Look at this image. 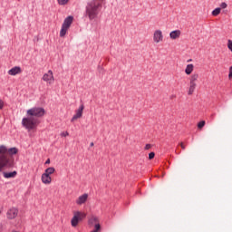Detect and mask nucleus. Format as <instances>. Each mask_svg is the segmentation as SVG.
I'll use <instances>...</instances> for the list:
<instances>
[{
  "label": "nucleus",
  "instance_id": "36",
  "mask_svg": "<svg viewBox=\"0 0 232 232\" xmlns=\"http://www.w3.org/2000/svg\"><path fill=\"white\" fill-rule=\"evenodd\" d=\"M191 61H192V60H191V59H189V60H188V63H191Z\"/></svg>",
  "mask_w": 232,
  "mask_h": 232
},
{
  "label": "nucleus",
  "instance_id": "1",
  "mask_svg": "<svg viewBox=\"0 0 232 232\" xmlns=\"http://www.w3.org/2000/svg\"><path fill=\"white\" fill-rule=\"evenodd\" d=\"M44 108L43 107H33L27 111V117L23 118L22 126L25 130H35V126L39 124L37 118L44 117Z\"/></svg>",
  "mask_w": 232,
  "mask_h": 232
},
{
  "label": "nucleus",
  "instance_id": "27",
  "mask_svg": "<svg viewBox=\"0 0 232 232\" xmlns=\"http://www.w3.org/2000/svg\"><path fill=\"white\" fill-rule=\"evenodd\" d=\"M227 48L232 52V40H227Z\"/></svg>",
  "mask_w": 232,
  "mask_h": 232
},
{
  "label": "nucleus",
  "instance_id": "21",
  "mask_svg": "<svg viewBox=\"0 0 232 232\" xmlns=\"http://www.w3.org/2000/svg\"><path fill=\"white\" fill-rule=\"evenodd\" d=\"M96 222H99V218H97L96 217H92L89 219L88 224L89 226H94Z\"/></svg>",
  "mask_w": 232,
  "mask_h": 232
},
{
  "label": "nucleus",
  "instance_id": "6",
  "mask_svg": "<svg viewBox=\"0 0 232 232\" xmlns=\"http://www.w3.org/2000/svg\"><path fill=\"white\" fill-rule=\"evenodd\" d=\"M82 111H84V104H82L79 109L76 110V113L72 116L71 122L77 121V119H81V117H82Z\"/></svg>",
  "mask_w": 232,
  "mask_h": 232
},
{
  "label": "nucleus",
  "instance_id": "35",
  "mask_svg": "<svg viewBox=\"0 0 232 232\" xmlns=\"http://www.w3.org/2000/svg\"><path fill=\"white\" fill-rule=\"evenodd\" d=\"M93 146H94V143H93V142H91L90 147H91V148H93Z\"/></svg>",
  "mask_w": 232,
  "mask_h": 232
},
{
  "label": "nucleus",
  "instance_id": "5",
  "mask_svg": "<svg viewBox=\"0 0 232 232\" xmlns=\"http://www.w3.org/2000/svg\"><path fill=\"white\" fill-rule=\"evenodd\" d=\"M162 41H164V34H162V31L161 30H156L154 31L153 34V42L156 44H159V43H162Z\"/></svg>",
  "mask_w": 232,
  "mask_h": 232
},
{
  "label": "nucleus",
  "instance_id": "11",
  "mask_svg": "<svg viewBox=\"0 0 232 232\" xmlns=\"http://www.w3.org/2000/svg\"><path fill=\"white\" fill-rule=\"evenodd\" d=\"M21 72H22L21 67L15 66L8 71V74L9 75H17L18 73H21Z\"/></svg>",
  "mask_w": 232,
  "mask_h": 232
},
{
  "label": "nucleus",
  "instance_id": "3",
  "mask_svg": "<svg viewBox=\"0 0 232 232\" xmlns=\"http://www.w3.org/2000/svg\"><path fill=\"white\" fill-rule=\"evenodd\" d=\"M4 168H14V160L8 155V149L5 145L0 146V173Z\"/></svg>",
  "mask_w": 232,
  "mask_h": 232
},
{
  "label": "nucleus",
  "instance_id": "2",
  "mask_svg": "<svg viewBox=\"0 0 232 232\" xmlns=\"http://www.w3.org/2000/svg\"><path fill=\"white\" fill-rule=\"evenodd\" d=\"M103 1L104 0H92L88 2L85 7V17H88L90 21L97 19L101 13V8H102Z\"/></svg>",
  "mask_w": 232,
  "mask_h": 232
},
{
  "label": "nucleus",
  "instance_id": "30",
  "mask_svg": "<svg viewBox=\"0 0 232 232\" xmlns=\"http://www.w3.org/2000/svg\"><path fill=\"white\" fill-rule=\"evenodd\" d=\"M5 108V102L3 100H0V110H3Z\"/></svg>",
  "mask_w": 232,
  "mask_h": 232
},
{
  "label": "nucleus",
  "instance_id": "7",
  "mask_svg": "<svg viewBox=\"0 0 232 232\" xmlns=\"http://www.w3.org/2000/svg\"><path fill=\"white\" fill-rule=\"evenodd\" d=\"M43 81L45 82H52L51 81H53V72L49 70L47 73L44 74Z\"/></svg>",
  "mask_w": 232,
  "mask_h": 232
},
{
  "label": "nucleus",
  "instance_id": "8",
  "mask_svg": "<svg viewBox=\"0 0 232 232\" xmlns=\"http://www.w3.org/2000/svg\"><path fill=\"white\" fill-rule=\"evenodd\" d=\"M17 213H19V210H17V208H11L7 211V218H9V220H13V218H15V217H17Z\"/></svg>",
  "mask_w": 232,
  "mask_h": 232
},
{
  "label": "nucleus",
  "instance_id": "33",
  "mask_svg": "<svg viewBox=\"0 0 232 232\" xmlns=\"http://www.w3.org/2000/svg\"><path fill=\"white\" fill-rule=\"evenodd\" d=\"M151 148V145L150 144H147L146 145V150H150Z\"/></svg>",
  "mask_w": 232,
  "mask_h": 232
},
{
  "label": "nucleus",
  "instance_id": "20",
  "mask_svg": "<svg viewBox=\"0 0 232 232\" xmlns=\"http://www.w3.org/2000/svg\"><path fill=\"white\" fill-rule=\"evenodd\" d=\"M68 27H64V25H62L61 31H60V37H64L66 35V33L68 32Z\"/></svg>",
  "mask_w": 232,
  "mask_h": 232
},
{
  "label": "nucleus",
  "instance_id": "25",
  "mask_svg": "<svg viewBox=\"0 0 232 232\" xmlns=\"http://www.w3.org/2000/svg\"><path fill=\"white\" fill-rule=\"evenodd\" d=\"M93 231H95V232L101 231V224H99V223L95 224Z\"/></svg>",
  "mask_w": 232,
  "mask_h": 232
},
{
  "label": "nucleus",
  "instance_id": "34",
  "mask_svg": "<svg viewBox=\"0 0 232 232\" xmlns=\"http://www.w3.org/2000/svg\"><path fill=\"white\" fill-rule=\"evenodd\" d=\"M45 164H50V159H47Z\"/></svg>",
  "mask_w": 232,
  "mask_h": 232
},
{
  "label": "nucleus",
  "instance_id": "31",
  "mask_svg": "<svg viewBox=\"0 0 232 232\" xmlns=\"http://www.w3.org/2000/svg\"><path fill=\"white\" fill-rule=\"evenodd\" d=\"M228 79H232V66L229 67Z\"/></svg>",
  "mask_w": 232,
  "mask_h": 232
},
{
  "label": "nucleus",
  "instance_id": "17",
  "mask_svg": "<svg viewBox=\"0 0 232 232\" xmlns=\"http://www.w3.org/2000/svg\"><path fill=\"white\" fill-rule=\"evenodd\" d=\"M7 153L9 157L13 155H17V153H19V149H17L16 147L7 149Z\"/></svg>",
  "mask_w": 232,
  "mask_h": 232
},
{
  "label": "nucleus",
  "instance_id": "23",
  "mask_svg": "<svg viewBox=\"0 0 232 232\" xmlns=\"http://www.w3.org/2000/svg\"><path fill=\"white\" fill-rule=\"evenodd\" d=\"M204 126H206V121H199V122L198 123V128L199 130H202V128H203Z\"/></svg>",
  "mask_w": 232,
  "mask_h": 232
},
{
  "label": "nucleus",
  "instance_id": "28",
  "mask_svg": "<svg viewBox=\"0 0 232 232\" xmlns=\"http://www.w3.org/2000/svg\"><path fill=\"white\" fill-rule=\"evenodd\" d=\"M66 4H68V0H58V5H64Z\"/></svg>",
  "mask_w": 232,
  "mask_h": 232
},
{
  "label": "nucleus",
  "instance_id": "10",
  "mask_svg": "<svg viewBox=\"0 0 232 232\" xmlns=\"http://www.w3.org/2000/svg\"><path fill=\"white\" fill-rule=\"evenodd\" d=\"M87 200H88V194H82L77 198L76 204L78 206H82V204L86 203Z\"/></svg>",
  "mask_w": 232,
  "mask_h": 232
},
{
  "label": "nucleus",
  "instance_id": "29",
  "mask_svg": "<svg viewBox=\"0 0 232 232\" xmlns=\"http://www.w3.org/2000/svg\"><path fill=\"white\" fill-rule=\"evenodd\" d=\"M68 135H70L68 131L61 132V137H68Z\"/></svg>",
  "mask_w": 232,
  "mask_h": 232
},
{
  "label": "nucleus",
  "instance_id": "14",
  "mask_svg": "<svg viewBox=\"0 0 232 232\" xmlns=\"http://www.w3.org/2000/svg\"><path fill=\"white\" fill-rule=\"evenodd\" d=\"M196 89H197V82H189L188 95H191L192 93H195Z\"/></svg>",
  "mask_w": 232,
  "mask_h": 232
},
{
  "label": "nucleus",
  "instance_id": "12",
  "mask_svg": "<svg viewBox=\"0 0 232 232\" xmlns=\"http://www.w3.org/2000/svg\"><path fill=\"white\" fill-rule=\"evenodd\" d=\"M5 179H15L17 177V171L14 170L13 172H3Z\"/></svg>",
  "mask_w": 232,
  "mask_h": 232
},
{
  "label": "nucleus",
  "instance_id": "18",
  "mask_svg": "<svg viewBox=\"0 0 232 232\" xmlns=\"http://www.w3.org/2000/svg\"><path fill=\"white\" fill-rule=\"evenodd\" d=\"M200 76L198 75V72H194L192 73L190 76H189V82H196L197 83V81H198V78Z\"/></svg>",
  "mask_w": 232,
  "mask_h": 232
},
{
  "label": "nucleus",
  "instance_id": "26",
  "mask_svg": "<svg viewBox=\"0 0 232 232\" xmlns=\"http://www.w3.org/2000/svg\"><path fill=\"white\" fill-rule=\"evenodd\" d=\"M155 159V152H150L149 153V160H153Z\"/></svg>",
  "mask_w": 232,
  "mask_h": 232
},
{
  "label": "nucleus",
  "instance_id": "16",
  "mask_svg": "<svg viewBox=\"0 0 232 232\" xmlns=\"http://www.w3.org/2000/svg\"><path fill=\"white\" fill-rule=\"evenodd\" d=\"M42 182L43 184H52V177L47 174H42Z\"/></svg>",
  "mask_w": 232,
  "mask_h": 232
},
{
  "label": "nucleus",
  "instance_id": "4",
  "mask_svg": "<svg viewBox=\"0 0 232 232\" xmlns=\"http://www.w3.org/2000/svg\"><path fill=\"white\" fill-rule=\"evenodd\" d=\"M84 218H86L85 213H82L81 211L74 212V215L71 220L72 227H77V226H79V222H81V220H84Z\"/></svg>",
  "mask_w": 232,
  "mask_h": 232
},
{
  "label": "nucleus",
  "instance_id": "32",
  "mask_svg": "<svg viewBox=\"0 0 232 232\" xmlns=\"http://www.w3.org/2000/svg\"><path fill=\"white\" fill-rule=\"evenodd\" d=\"M179 146L181 147V150H186V145H184V142H180Z\"/></svg>",
  "mask_w": 232,
  "mask_h": 232
},
{
  "label": "nucleus",
  "instance_id": "13",
  "mask_svg": "<svg viewBox=\"0 0 232 232\" xmlns=\"http://www.w3.org/2000/svg\"><path fill=\"white\" fill-rule=\"evenodd\" d=\"M180 30H175L169 33V37L172 40L179 39L180 37Z\"/></svg>",
  "mask_w": 232,
  "mask_h": 232
},
{
  "label": "nucleus",
  "instance_id": "22",
  "mask_svg": "<svg viewBox=\"0 0 232 232\" xmlns=\"http://www.w3.org/2000/svg\"><path fill=\"white\" fill-rule=\"evenodd\" d=\"M222 12L221 8L219 7H217L216 9H214L211 13V14L214 16V17H217V15H220V13Z\"/></svg>",
  "mask_w": 232,
  "mask_h": 232
},
{
  "label": "nucleus",
  "instance_id": "9",
  "mask_svg": "<svg viewBox=\"0 0 232 232\" xmlns=\"http://www.w3.org/2000/svg\"><path fill=\"white\" fill-rule=\"evenodd\" d=\"M72 23H73V16L69 15L63 20L62 26H64L65 28H70V26H72Z\"/></svg>",
  "mask_w": 232,
  "mask_h": 232
},
{
  "label": "nucleus",
  "instance_id": "15",
  "mask_svg": "<svg viewBox=\"0 0 232 232\" xmlns=\"http://www.w3.org/2000/svg\"><path fill=\"white\" fill-rule=\"evenodd\" d=\"M193 70H195V65H193V63L188 64L185 68L186 75H191V73H193Z\"/></svg>",
  "mask_w": 232,
  "mask_h": 232
},
{
  "label": "nucleus",
  "instance_id": "19",
  "mask_svg": "<svg viewBox=\"0 0 232 232\" xmlns=\"http://www.w3.org/2000/svg\"><path fill=\"white\" fill-rule=\"evenodd\" d=\"M53 173H55V168L49 167L44 170V174L50 177L51 175H53Z\"/></svg>",
  "mask_w": 232,
  "mask_h": 232
},
{
  "label": "nucleus",
  "instance_id": "24",
  "mask_svg": "<svg viewBox=\"0 0 232 232\" xmlns=\"http://www.w3.org/2000/svg\"><path fill=\"white\" fill-rule=\"evenodd\" d=\"M219 8H221V10H226V8H227V3L223 2L219 5Z\"/></svg>",
  "mask_w": 232,
  "mask_h": 232
}]
</instances>
